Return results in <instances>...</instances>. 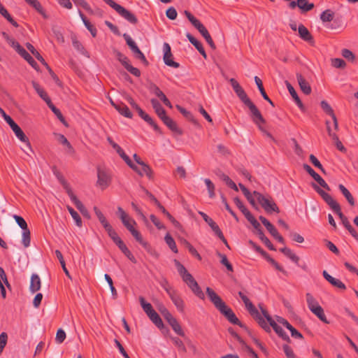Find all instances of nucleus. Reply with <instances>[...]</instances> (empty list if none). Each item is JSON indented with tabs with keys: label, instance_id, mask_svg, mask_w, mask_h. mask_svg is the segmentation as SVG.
Masks as SVG:
<instances>
[{
	"label": "nucleus",
	"instance_id": "48",
	"mask_svg": "<svg viewBox=\"0 0 358 358\" xmlns=\"http://www.w3.org/2000/svg\"><path fill=\"white\" fill-rule=\"evenodd\" d=\"M176 108L187 120H190L194 124H197V121L195 120L192 113L187 111L185 108H182L179 105H177Z\"/></svg>",
	"mask_w": 358,
	"mask_h": 358
},
{
	"label": "nucleus",
	"instance_id": "58",
	"mask_svg": "<svg viewBox=\"0 0 358 358\" xmlns=\"http://www.w3.org/2000/svg\"><path fill=\"white\" fill-rule=\"evenodd\" d=\"M185 15L187 17V19L190 21V22L192 24V25L196 29L199 25H201L202 23L197 20L194 15L191 14L190 12L188 10H185L184 12Z\"/></svg>",
	"mask_w": 358,
	"mask_h": 358
},
{
	"label": "nucleus",
	"instance_id": "55",
	"mask_svg": "<svg viewBox=\"0 0 358 358\" xmlns=\"http://www.w3.org/2000/svg\"><path fill=\"white\" fill-rule=\"evenodd\" d=\"M204 182L207 187L209 196L210 198H214L215 196V187L214 184L208 178H206L204 180Z\"/></svg>",
	"mask_w": 358,
	"mask_h": 358
},
{
	"label": "nucleus",
	"instance_id": "41",
	"mask_svg": "<svg viewBox=\"0 0 358 358\" xmlns=\"http://www.w3.org/2000/svg\"><path fill=\"white\" fill-rule=\"evenodd\" d=\"M57 141L62 145H66L69 150V152L73 154L75 152V150L68 141V139L64 136V135L58 134H56Z\"/></svg>",
	"mask_w": 358,
	"mask_h": 358
},
{
	"label": "nucleus",
	"instance_id": "27",
	"mask_svg": "<svg viewBox=\"0 0 358 358\" xmlns=\"http://www.w3.org/2000/svg\"><path fill=\"white\" fill-rule=\"evenodd\" d=\"M24 1L37 10L45 19L48 18V15L38 0H24Z\"/></svg>",
	"mask_w": 358,
	"mask_h": 358
},
{
	"label": "nucleus",
	"instance_id": "22",
	"mask_svg": "<svg viewBox=\"0 0 358 358\" xmlns=\"http://www.w3.org/2000/svg\"><path fill=\"white\" fill-rule=\"evenodd\" d=\"M296 79L301 91L306 95L311 93V87L301 73H296Z\"/></svg>",
	"mask_w": 358,
	"mask_h": 358
},
{
	"label": "nucleus",
	"instance_id": "35",
	"mask_svg": "<svg viewBox=\"0 0 358 358\" xmlns=\"http://www.w3.org/2000/svg\"><path fill=\"white\" fill-rule=\"evenodd\" d=\"M257 251L262 253L266 259L278 271L282 272L285 274H287V272L283 269V268L278 264L273 258L270 257L267 255L264 252L262 251V248H255Z\"/></svg>",
	"mask_w": 358,
	"mask_h": 358
},
{
	"label": "nucleus",
	"instance_id": "11",
	"mask_svg": "<svg viewBox=\"0 0 358 358\" xmlns=\"http://www.w3.org/2000/svg\"><path fill=\"white\" fill-rule=\"evenodd\" d=\"M175 265L178 269V271L182 278V280L187 285L192 284L195 281L192 274H190L185 266L180 264V262L176 259L174 260Z\"/></svg>",
	"mask_w": 358,
	"mask_h": 358
},
{
	"label": "nucleus",
	"instance_id": "13",
	"mask_svg": "<svg viewBox=\"0 0 358 358\" xmlns=\"http://www.w3.org/2000/svg\"><path fill=\"white\" fill-rule=\"evenodd\" d=\"M163 48L164 52V62L165 64L176 69L178 68L180 66V64L173 61V55L171 53V50L169 44L167 43H164Z\"/></svg>",
	"mask_w": 358,
	"mask_h": 358
},
{
	"label": "nucleus",
	"instance_id": "40",
	"mask_svg": "<svg viewBox=\"0 0 358 358\" xmlns=\"http://www.w3.org/2000/svg\"><path fill=\"white\" fill-rule=\"evenodd\" d=\"M150 320L160 329L164 328V323L156 311H153V313L148 316Z\"/></svg>",
	"mask_w": 358,
	"mask_h": 358
},
{
	"label": "nucleus",
	"instance_id": "50",
	"mask_svg": "<svg viewBox=\"0 0 358 358\" xmlns=\"http://www.w3.org/2000/svg\"><path fill=\"white\" fill-rule=\"evenodd\" d=\"M133 53L135 55V57L142 62V63L145 66H148L149 62L145 58L144 54L141 51V50L137 47L136 49H134L133 51Z\"/></svg>",
	"mask_w": 358,
	"mask_h": 358
},
{
	"label": "nucleus",
	"instance_id": "56",
	"mask_svg": "<svg viewBox=\"0 0 358 358\" xmlns=\"http://www.w3.org/2000/svg\"><path fill=\"white\" fill-rule=\"evenodd\" d=\"M171 327H172L173 330L179 336H184L185 333L182 331L181 326L178 323L176 319L173 320L171 323H169Z\"/></svg>",
	"mask_w": 358,
	"mask_h": 358
},
{
	"label": "nucleus",
	"instance_id": "20",
	"mask_svg": "<svg viewBox=\"0 0 358 358\" xmlns=\"http://www.w3.org/2000/svg\"><path fill=\"white\" fill-rule=\"evenodd\" d=\"M111 104L114 106V108L120 113L122 115L131 118L132 113L129 110V108L123 103H114L112 100L110 101Z\"/></svg>",
	"mask_w": 358,
	"mask_h": 358
},
{
	"label": "nucleus",
	"instance_id": "42",
	"mask_svg": "<svg viewBox=\"0 0 358 358\" xmlns=\"http://www.w3.org/2000/svg\"><path fill=\"white\" fill-rule=\"evenodd\" d=\"M139 301L142 308L143 309V310L145 311L148 316L151 315L153 313V311H155L153 309L152 305L150 303L147 302L143 296L139 297Z\"/></svg>",
	"mask_w": 358,
	"mask_h": 358
},
{
	"label": "nucleus",
	"instance_id": "64",
	"mask_svg": "<svg viewBox=\"0 0 358 358\" xmlns=\"http://www.w3.org/2000/svg\"><path fill=\"white\" fill-rule=\"evenodd\" d=\"M331 64L335 68L343 69L346 66L345 62L340 58L332 59Z\"/></svg>",
	"mask_w": 358,
	"mask_h": 358
},
{
	"label": "nucleus",
	"instance_id": "6",
	"mask_svg": "<svg viewBox=\"0 0 358 358\" xmlns=\"http://www.w3.org/2000/svg\"><path fill=\"white\" fill-rule=\"evenodd\" d=\"M106 3L113 8L121 17L124 18L129 22L136 24L138 22V19L129 10H127L122 6L115 3L113 0H103Z\"/></svg>",
	"mask_w": 358,
	"mask_h": 358
},
{
	"label": "nucleus",
	"instance_id": "61",
	"mask_svg": "<svg viewBox=\"0 0 358 358\" xmlns=\"http://www.w3.org/2000/svg\"><path fill=\"white\" fill-rule=\"evenodd\" d=\"M310 161L311 163L317 169H319L322 173H325V170L323 168L322 164L317 159V158L314 155H310L309 157Z\"/></svg>",
	"mask_w": 358,
	"mask_h": 358
},
{
	"label": "nucleus",
	"instance_id": "54",
	"mask_svg": "<svg viewBox=\"0 0 358 358\" xmlns=\"http://www.w3.org/2000/svg\"><path fill=\"white\" fill-rule=\"evenodd\" d=\"M266 324L269 327H272L273 330L279 336H280L281 335H282L283 333H285L282 328L280 327L272 318L271 320L268 321Z\"/></svg>",
	"mask_w": 358,
	"mask_h": 358
},
{
	"label": "nucleus",
	"instance_id": "62",
	"mask_svg": "<svg viewBox=\"0 0 358 358\" xmlns=\"http://www.w3.org/2000/svg\"><path fill=\"white\" fill-rule=\"evenodd\" d=\"M73 45L75 48V49H76L80 53H82L84 55H87V57H89L87 55V52L85 50V49L84 48V47L83 46V45L81 44V43L80 41H78L76 39H73Z\"/></svg>",
	"mask_w": 358,
	"mask_h": 358
},
{
	"label": "nucleus",
	"instance_id": "8",
	"mask_svg": "<svg viewBox=\"0 0 358 358\" xmlns=\"http://www.w3.org/2000/svg\"><path fill=\"white\" fill-rule=\"evenodd\" d=\"M13 218L15 219L17 224L19 225V227L22 229V243L24 246H29L31 241V237H30V231L28 229L27 224L25 221V220L17 215H13Z\"/></svg>",
	"mask_w": 358,
	"mask_h": 358
},
{
	"label": "nucleus",
	"instance_id": "34",
	"mask_svg": "<svg viewBox=\"0 0 358 358\" xmlns=\"http://www.w3.org/2000/svg\"><path fill=\"white\" fill-rule=\"evenodd\" d=\"M150 101L153 108L155 110V113L157 114L159 118L166 115L165 110L163 108L160 103L157 99H152Z\"/></svg>",
	"mask_w": 358,
	"mask_h": 358
},
{
	"label": "nucleus",
	"instance_id": "28",
	"mask_svg": "<svg viewBox=\"0 0 358 358\" xmlns=\"http://www.w3.org/2000/svg\"><path fill=\"white\" fill-rule=\"evenodd\" d=\"M69 198L71 200V201L75 204L76 207L80 210V212L84 216H87L88 215V211L87 208L74 194L69 196Z\"/></svg>",
	"mask_w": 358,
	"mask_h": 358
},
{
	"label": "nucleus",
	"instance_id": "31",
	"mask_svg": "<svg viewBox=\"0 0 358 358\" xmlns=\"http://www.w3.org/2000/svg\"><path fill=\"white\" fill-rule=\"evenodd\" d=\"M280 251L294 263H299V257L292 250H291L290 248H281Z\"/></svg>",
	"mask_w": 358,
	"mask_h": 358
},
{
	"label": "nucleus",
	"instance_id": "60",
	"mask_svg": "<svg viewBox=\"0 0 358 358\" xmlns=\"http://www.w3.org/2000/svg\"><path fill=\"white\" fill-rule=\"evenodd\" d=\"M115 56L119 62L125 67L128 64H129V60L124 55L121 53L119 51L115 52Z\"/></svg>",
	"mask_w": 358,
	"mask_h": 358
},
{
	"label": "nucleus",
	"instance_id": "51",
	"mask_svg": "<svg viewBox=\"0 0 358 358\" xmlns=\"http://www.w3.org/2000/svg\"><path fill=\"white\" fill-rule=\"evenodd\" d=\"M67 209L71 214L73 219L75 220L76 224L78 227H81L82 225V220L79 214L71 206H67Z\"/></svg>",
	"mask_w": 358,
	"mask_h": 358
},
{
	"label": "nucleus",
	"instance_id": "63",
	"mask_svg": "<svg viewBox=\"0 0 358 358\" xmlns=\"http://www.w3.org/2000/svg\"><path fill=\"white\" fill-rule=\"evenodd\" d=\"M8 341V335L6 332H2L0 334V355L2 353L4 348L6 347Z\"/></svg>",
	"mask_w": 358,
	"mask_h": 358
},
{
	"label": "nucleus",
	"instance_id": "46",
	"mask_svg": "<svg viewBox=\"0 0 358 358\" xmlns=\"http://www.w3.org/2000/svg\"><path fill=\"white\" fill-rule=\"evenodd\" d=\"M94 210L99 222L101 223L104 229L109 227L110 224L108 222L106 218L101 213V211L96 206L94 207Z\"/></svg>",
	"mask_w": 358,
	"mask_h": 358
},
{
	"label": "nucleus",
	"instance_id": "52",
	"mask_svg": "<svg viewBox=\"0 0 358 358\" xmlns=\"http://www.w3.org/2000/svg\"><path fill=\"white\" fill-rule=\"evenodd\" d=\"M57 178L59 181V182L62 185L63 187L66 190L67 194L71 196L73 194L71 187L69 186V184L67 182V181L64 179V178L61 175H57Z\"/></svg>",
	"mask_w": 358,
	"mask_h": 358
},
{
	"label": "nucleus",
	"instance_id": "24",
	"mask_svg": "<svg viewBox=\"0 0 358 358\" xmlns=\"http://www.w3.org/2000/svg\"><path fill=\"white\" fill-rule=\"evenodd\" d=\"M196 29L199 31V33L203 36V37L206 39L208 44L210 45V47L215 50L216 48V46L208 32L207 29L204 27L203 24L199 25Z\"/></svg>",
	"mask_w": 358,
	"mask_h": 358
},
{
	"label": "nucleus",
	"instance_id": "23",
	"mask_svg": "<svg viewBox=\"0 0 358 358\" xmlns=\"http://www.w3.org/2000/svg\"><path fill=\"white\" fill-rule=\"evenodd\" d=\"M31 84L39 96L47 103L48 106L50 105L52 101L45 91L36 82L32 81Z\"/></svg>",
	"mask_w": 358,
	"mask_h": 358
},
{
	"label": "nucleus",
	"instance_id": "26",
	"mask_svg": "<svg viewBox=\"0 0 358 358\" xmlns=\"http://www.w3.org/2000/svg\"><path fill=\"white\" fill-rule=\"evenodd\" d=\"M105 229L108 232L109 236L113 241L114 243H115L118 246H124L122 241L117 235L116 231L113 229L111 225H110L109 227H107Z\"/></svg>",
	"mask_w": 358,
	"mask_h": 358
},
{
	"label": "nucleus",
	"instance_id": "25",
	"mask_svg": "<svg viewBox=\"0 0 358 358\" xmlns=\"http://www.w3.org/2000/svg\"><path fill=\"white\" fill-rule=\"evenodd\" d=\"M41 282L37 274H32L31 277V282L29 289L32 293H35L41 289Z\"/></svg>",
	"mask_w": 358,
	"mask_h": 358
},
{
	"label": "nucleus",
	"instance_id": "2",
	"mask_svg": "<svg viewBox=\"0 0 358 358\" xmlns=\"http://www.w3.org/2000/svg\"><path fill=\"white\" fill-rule=\"evenodd\" d=\"M206 294L215 307L223 315L229 322L237 324L241 328H248L238 319L231 308L227 306L221 297L211 288H206Z\"/></svg>",
	"mask_w": 358,
	"mask_h": 358
},
{
	"label": "nucleus",
	"instance_id": "29",
	"mask_svg": "<svg viewBox=\"0 0 358 358\" xmlns=\"http://www.w3.org/2000/svg\"><path fill=\"white\" fill-rule=\"evenodd\" d=\"M255 83L256 85H257V87L262 96V97L264 98V99H265L266 101H267L272 106H274V103L271 100V99L268 96V95L266 94L265 90H264V88L263 87V84H262V80L257 77V76H255Z\"/></svg>",
	"mask_w": 358,
	"mask_h": 358
},
{
	"label": "nucleus",
	"instance_id": "17",
	"mask_svg": "<svg viewBox=\"0 0 358 358\" xmlns=\"http://www.w3.org/2000/svg\"><path fill=\"white\" fill-rule=\"evenodd\" d=\"M320 105H321V108H322L324 112L331 117L333 122H334V129H335V130H338V120H337L336 115L334 112V110L332 109L331 106L327 103V101H326L324 100L321 101Z\"/></svg>",
	"mask_w": 358,
	"mask_h": 358
},
{
	"label": "nucleus",
	"instance_id": "32",
	"mask_svg": "<svg viewBox=\"0 0 358 358\" xmlns=\"http://www.w3.org/2000/svg\"><path fill=\"white\" fill-rule=\"evenodd\" d=\"M3 38L6 41V42L15 49L16 52L20 50L22 46L20 45L18 42H17L13 38L10 37L7 33L3 31L1 33Z\"/></svg>",
	"mask_w": 358,
	"mask_h": 358
},
{
	"label": "nucleus",
	"instance_id": "49",
	"mask_svg": "<svg viewBox=\"0 0 358 358\" xmlns=\"http://www.w3.org/2000/svg\"><path fill=\"white\" fill-rule=\"evenodd\" d=\"M48 107L51 109V110L54 113V114L57 116V117L66 126H67V124L65 121V119L59 109H58L57 107L55 106V105L51 102L50 105H48Z\"/></svg>",
	"mask_w": 358,
	"mask_h": 358
},
{
	"label": "nucleus",
	"instance_id": "45",
	"mask_svg": "<svg viewBox=\"0 0 358 358\" xmlns=\"http://www.w3.org/2000/svg\"><path fill=\"white\" fill-rule=\"evenodd\" d=\"M313 314H315L321 321L324 322L325 324H329V322L327 320L326 315L324 314L323 308L320 306L318 308H313L310 310Z\"/></svg>",
	"mask_w": 358,
	"mask_h": 358
},
{
	"label": "nucleus",
	"instance_id": "14",
	"mask_svg": "<svg viewBox=\"0 0 358 358\" xmlns=\"http://www.w3.org/2000/svg\"><path fill=\"white\" fill-rule=\"evenodd\" d=\"M10 127L15 133L16 137L20 141L25 143L29 150H32L29 138L26 136L22 129L15 122L11 124Z\"/></svg>",
	"mask_w": 358,
	"mask_h": 358
},
{
	"label": "nucleus",
	"instance_id": "18",
	"mask_svg": "<svg viewBox=\"0 0 358 358\" xmlns=\"http://www.w3.org/2000/svg\"><path fill=\"white\" fill-rule=\"evenodd\" d=\"M299 34L300 38L313 45L315 43L314 39L308 29L303 25L300 24L298 28Z\"/></svg>",
	"mask_w": 358,
	"mask_h": 358
},
{
	"label": "nucleus",
	"instance_id": "9",
	"mask_svg": "<svg viewBox=\"0 0 358 358\" xmlns=\"http://www.w3.org/2000/svg\"><path fill=\"white\" fill-rule=\"evenodd\" d=\"M96 185L102 190L106 189L111 183L110 176L105 171L98 169Z\"/></svg>",
	"mask_w": 358,
	"mask_h": 358
},
{
	"label": "nucleus",
	"instance_id": "33",
	"mask_svg": "<svg viewBox=\"0 0 358 358\" xmlns=\"http://www.w3.org/2000/svg\"><path fill=\"white\" fill-rule=\"evenodd\" d=\"M297 6L303 13H306L314 8V3H310L308 0H297Z\"/></svg>",
	"mask_w": 358,
	"mask_h": 358
},
{
	"label": "nucleus",
	"instance_id": "38",
	"mask_svg": "<svg viewBox=\"0 0 358 358\" xmlns=\"http://www.w3.org/2000/svg\"><path fill=\"white\" fill-rule=\"evenodd\" d=\"M187 286L192 289L194 294L196 296H197L199 299H204V294L196 280L193 282L192 284L187 285Z\"/></svg>",
	"mask_w": 358,
	"mask_h": 358
},
{
	"label": "nucleus",
	"instance_id": "37",
	"mask_svg": "<svg viewBox=\"0 0 358 358\" xmlns=\"http://www.w3.org/2000/svg\"><path fill=\"white\" fill-rule=\"evenodd\" d=\"M187 286L192 289L194 294L196 296H197L199 299H204V294L196 280L193 282L192 284L187 285Z\"/></svg>",
	"mask_w": 358,
	"mask_h": 358
},
{
	"label": "nucleus",
	"instance_id": "36",
	"mask_svg": "<svg viewBox=\"0 0 358 358\" xmlns=\"http://www.w3.org/2000/svg\"><path fill=\"white\" fill-rule=\"evenodd\" d=\"M163 122L173 131H178L176 123L169 116L164 115L160 118Z\"/></svg>",
	"mask_w": 358,
	"mask_h": 358
},
{
	"label": "nucleus",
	"instance_id": "15",
	"mask_svg": "<svg viewBox=\"0 0 358 358\" xmlns=\"http://www.w3.org/2000/svg\"><path fill=\"white\" fill-rule=\"evenodd\" d=\"M303 169L314 178V180L315 181H317L320 184V186H322L323 188L326 189L328 191L330 190V187L328 185V184L324 181V180L318 173H317L310 167V166H309L307 164H304Z\"/></svg>",
	"mask_w": 358,
	"mask_h": 358
},
{
	"label": "nucleus",
	"instance_id": "12",
	"mask_svg": "<svg viewBox=\"0 0 358 358\" xmlns=\"http://www.w3.org/2000/svg\"><path fill=\"white\" fill-rule=\"evenodd\" d=\"M259 220L265 226L266 229L270 234L281 244L284 243V240L282 236L278 233L276 228L264 217L260 216Z\"/></svg>",
	"mask_w": 358,
	"mask_h": 358
},
{
	"label": "nucleus",
	"instance_id": "57",
	"mask_svg": "<svg viewBox=\"0 0 358 358\" xmlns=\"http://www.w3.org/2000/svg\"><path fill=\"white\" fill-rule=\"evenodd\" d=\"M118 155L121 157V158L125 162V163L131 169H134L133 167L134 163L131 162L129 156H127L124 150L120 148L118 150L116 151Z\"/></svg>",
	"mask_w": 358,
	"mask_h": 358
},
{
	"label": "nucleus",
	"instance_id": "19",
	"mask_svg": "<svg viewBox=\"0 0 358 358\" xmlns=\"http://www.w3.org/2000/svg\"><path fill=\"white\" fill-rule=\"evenodd\" d=\"M140 166H141V169H139L136 165L134 164L133 167L134 169H132L141 176H146L150 179L152 178L153 173L150 166L145 162Z\"/></svg>",
	"mask_w": 358,
	"mask_h": 358
},
{
	"label": "nucleus",
	"instance_id": "44",
	"mask_svg": "<svg viewBox=\"0 0 358 358\" xmlns=\"http://www.w3.org/2000/svg\"><path fill=\"white\" fill-rule=\"evenodd\" d=\"M217 255L220 257V263L222 265H224V266H226L227 271H230V272H233L234 271L233 266H232L231 264L229 262V261L228 260L227 256L224 254H222L220 252H217Z\"/></svg>",
	"mask_w": 358,
	"mask_h": 358
},
{
	"label": "nucleus",
	"instance_id": "47",
	"mask_svg": "<svg viewBox=\"0 0 358 358\" xmlns=\"http://www.w3.org/2000/svg\"><path fill=\"white\" fill-rule=\"evenodd\" d=\"M306 296L308 307L310 309V310H312L313 308H318L320 306L318 302L316 301V299L313 297V296L311 294L307 293Z\"/></svg>",
	"mask_w": 358,
	"mask_h": 358
},
{
	"label": "nucleus",
	"instance_id": "4",
	"mask_svg": "<svg viewBox=\"0 0 358 358\" xmlns=\"http://www.w3.org/2000/svg\"><path fill=\"white\" fill-rule=\"evenodd\" d=\"M238 295L243 301L245 308L248 310L249 313L257 321L258 324L266 332H270L271 328H269V327L267 325L264 318L261 315L258 310L250 301L248 296L242 292H239Z\"/></svg>",
	"mask_w": 358,
	"mask_h": 358
},
{
	"label": "nucleus",
	"instance_id": "43",
	"mask_svg": "<svg viewBox=\"0 0 358 358\" xmlns=\"http://www.w3.org/2000/svg\"><path fill=\"white\" fill-rule=\"evenodd\" d=\"M26 47L39 62H41L43 64L47 66V63L45 62L43 57L40 55V53L35 49V48L31 43H27Z\"/></svg>",
	"mask_w": 358,
	"mask_h": 358
},
{
	"label": "nucleus",
	"instance_id": "1",
	"mask_svg": "<svg viewBox=\"0 0 358 358\" xmlns=\"http://www.w3.org/2000/svg\"><path fill=\"white\" fill-rule=\"evenodd\" d=\"M229 82L238 97L250 109L251 113V117L254 123L257 125L259 129H262L259 123H265V120L259 109L250 99L245 90L236 79L231 78Z\"/></svg>",
	"mask_w": 358,
	"mask_h": 358
},
{
	"label": "nucleus",
	"instance_id": "53",
	"mask_svg": "<svg viewBox=\"0 0 358 358\" xmlns=\"http://www.w3.org/2000/svg\"><path fill=\"white\" fill-rule=\"evenodd\" d=\"M334 13L331 10H326L320 15V19L322 22H331L334 19Z\"/></svg>",
	"mask_w": 358,
	"mask_h": 358
},
{
	"label": "nucleus",
	"instance_id": "21",
	"mask_svg": "<svg viewBox=\"0 0 358 358\" xmlns=\"http://www.w3.org/2000/svg\"><path fill=\"white\" fill-rule=\"evenodd\" d=\"M285 85H286L289 94H291L293 99L295 101L296 105L299 106V108L301 110H304V109H305L304 106H303V103L301 102V99H299L294 88L292 87V85L289 83V81L285 80Z\"/></svg>",
	"mask_w": 358,
	"mask_h": 358
},
{
	"label": "nucleus",
	"instance_id": "59",
	"mask_svg": "<svg viewBox=\"0 0 358 358\" xmlns=\"http://www.w3.org/2000/svg\"><path fill=\"white\" fill-rule=\"evenodd\" d=\"M186 36L188 38L189 41L196 48L197 50H199L200 49L203 48L202 44L189 33H187Z\"/></svg>",
	"mask_w": 358,
	"mask_h": 358
},
{
	"label": "nucleus",
	"instance_id": "10",
	"mask_svg": "<svg viewBox=\"0 0 358 358\" xmlns=\"http://www.w3.org/2000/svg\"><path fill=\"white\" fill-rule=\"evenodd\" d=\"M200 214L202 215L203 220L209 224V226L211 227L212 230L214 231L215 234L219 237L223 242L226 246H229L227 240L225 239L222 231L220 230L219 226L211 219L206 214L203 213H200Z\"/></svg>",
	"mask_w": 358,
	"mask_h": 358
},
{
	"label": "nucleus",
	"instance_id": "7",
	"mask_svg": "<svg viewBox=\"0 0 358 358\" xmlns=\"http://www.w3.org/2000/svg\"><path fill=\"white\" fill-rule=\"evenodd\" d=\"M253 194L256 197L257 200L262 206V207L267 212L271 213L272 211L279 213V208L276 203L274 202L273 199L269 196H264L261 193L254 191Z\"/></svg>",
	"mask_w": 358,
	"mask_h": 358
},
{
	"label": "nucleus",
	"instance_id": "30",
	"mask_svg": "<svg viewBox=\"0 0 358 358\" xmlns=\"http://www.w3.org/2000/svg\"><path fill=\"white\" fill-rule=\"evenodd\" d=\"M338 189L351 206L355 204V199L350 191L342 184L338 185Z\"/></svg>",
	"mask_w": 358,
	"mask_h": 358
},
{
	"label": "nucleus",
	"instance_id": "39",
	"mask_svg": "<svg viewBox=\"0 0 358 358\" xmlns=\"http://www.w3.org/2000/svg\"><path fill=\"white\" fill-rule=\"evenodd\" d=\"M80 16L86 27V28L90 31L92 36L95 37L96 35V29L94 27V26L90 23V22L86 18V17L83 15V13L80 11Z\"/></svg>",
	"mask_w": 358,
	"mask_h": 358
},
{
	"label": "nucleus",
	"instance_id": "16",
	"mask_svg": "<svg viewBox=\"0 0 358 358\" xmlns=\"http://www.w3.org/2000/svg\"><path fill=\"white\" fill-rule=\"evenodd\" d=\"M169 296L178 310L180 313H183L185 310V303L181 296L178 294L177 291L175 290L169 293Z\"/></svg>",
	"mask_w": 358,
	"mask_h": 358
},
{
	"label": "nucleus",
	"instance_id": "5",
	"mask_svg": "<svg viewBox=\"0 0 358 358\" xmlns=\"http://www.w3.org/2000/svg\"><path fill=\"white\" fill-rule=\"evenodd\" d=\"M117 214L124 226L130 231L138 243L143 245V241L141 234L134 228L136 224L135 220L131 218L121 207L117 208Z\"/></svg>",
	"mask_w": 358,
	"mask_h": 358
},
{
	"label": "nucleus",
	"instance_id": "3",
	"mask_svg": "<svg viewBox=\"0 0 358 358\" xmlns=\"http://www.w3.org/2000/svg\"><path fill=\"white\" fill-rule=\"evenodd\" d=\"M313 187L321 196V197L328 204L330 208L339 216L343 224L348 230L351 235L355 238H357L358 236L357 231L350 224L348 218L341 212L339 203L336 200H334L330 194L324 192L317 185L313 183Z\"/></svg>",
	"mask_w": 358,
	"mask_h": 358
}]
</instances>
